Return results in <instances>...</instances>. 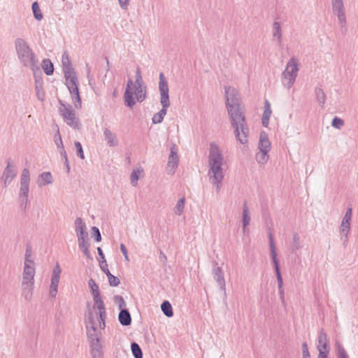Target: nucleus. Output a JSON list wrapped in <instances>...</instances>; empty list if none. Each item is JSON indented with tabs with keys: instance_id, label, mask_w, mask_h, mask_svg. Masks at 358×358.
<instances>
[{
	"instance_id": "1",
	"label": "nucleus",
	"mask_w": 358,
	"mask_h": 358,
	"mask_svg": "<svg viewBox=\"0 0 358 358\" xmlns=\"http://www.w3.org/2000/svg\"><path fill=\"white\" fill-rule=\"evenodd\" d=\"M226 106L231 127L236 140L245 145L248 142L249 127L244 113L240 106V96L237 90L230 86H224Z\"/></svg>"
},
{
	"instance_id": "2",
	"label": "nucleus",
	"mask_w": 358,
	"mask_h": 358,
	"mask_svg": "<svg viewBox=\"0 0 358 358\" xmlns=\"http://www.w3.org/2000/svg\"><path fill=\"white\" fill-rule=\"evenodd\" d=\"M208 176L210 182L219 192L224 178V159L222 150L215 143H210L208 157Z\"/></svg>"
},
{
	"instance_id": "3",
	"label": "nucleus",
	"mask_w": 358,
	"mask_h": 358,
	"mask_svg": "<svg viewBox=\"0 0 358 358\" xmlns=\"http://www.w3.org/2000/svg\"><path fill=\"white\" fill-rule=\"evenodd\" d=\"M62 70L64 72L66 85L71 95L72 101L76 108H81V100L78 87V80L76 72L73 68L71 62L67 51L62 56Z\"/></svg>"
},
{
	"instance_id": "4",
	"label": "nucleus",
	"mask_w": 358,
	"mask_h": 358,
	"mask_svg": "<svg viewBox=\"0 0 358 358\" xmlns=\"http://www.w3.org/2000/svg\"><path fill=\"white\" fill-rule=\"evenodd\" d=\"M124 98L125 104L129 108H132L137 101L142 102L145 99L146 86L143 83L139 67L136 71L135 81L131 79L127 81Z\"/></svg>"
},
{
	"instance_id": "5",
	"label": "nucleus",
	"mask_w": 358,
	"mask_h": 358,
	"mask_svg": "<svg viewBox=\"0 0 358 358\" xmlns=\"http://www.w3.org/2000/svg\"><path fill=\"white\" fill-rule=\"evenodd\" d=\"M15 52L22 66L29 69L36 76L41 73L39 62L29 43L22 38H17L14 42Z\"/></svg>"
},
{
	"instance_id": "6",
	"label": "nucleus",
	"mask_w": 358,
	"mask_h": 358,
	"mask_svg": "<svg viewBox=\"0 0 358 358\" xmlns=\"http://www.w3.org/2000/svg\"><path fill=\"white\" fill-rule=\"evenodd\" d=\"M159 78L160 103L162 108L158 113L153 115L152 119L153 124H159L163 121L166 114L167 108L170 106L168 83L163 73H159Z\"/></svg>"
},
{
	"instance_id": "7",
	"label": "nucleus",
	"mask_w": 358,
	"mask_h": 358,
	"mask_svg": "<svg viewBox=\"0 0 358 358\" xmlns=\"http://www.w3.org/2000/svg\"><path fill=\"white\" fill-rule=\"evenodd\" d=\"M299 71L298 59L291 57L286 64L284 71L282 72V85L286 89H290L294 84Z\"/></svg>"
},
{
	"instance_id": "8",
	"label": "nucleus",
	"mask_w": 358,
	"mask_h": 358,
	"mask_svg": "<svg viewBox=\"0 0 358 358\" xmlns=\"http://www.w3.org/2000/svg\"><path fill=\"white\" fill-rule=\"evenodd\" d=\"M99 320V317L95 320L91 311L85 314V325L89 342L99 341L101 329H103L100 327Z\"/></svg>"
},
{
	"instance_id": "9",
	"label": "nucleus",
	"mask_w": 358,
	"mask_h": 358,
	"mask_svg": "<svg viewBox=\"0 0 358 358\" xmlns=\"http://www.w3.org/2000/svg\"><path fill=\"white\" fill-rule=\"evenodd\" d=\"M61 106L59 107V113L63 117L64 122L74 129H80L81 124L79 119L76 117V112L69 104H66L59 101Z\"/></svg>"
},
{
	"instance_id": "10",
	"label": "nucleus",
	"mask_w": 358,
	"mask_h": 358,
	"mask_svg": "<svg viewBox=\"0 0 358 358\" xmlns=\"http://www.w3.org/2000/svg\"><path fill=\"white\" fill-rule=\"evenodd\" d=\"M30 180V172L28 169L24 168L20 175V185L18 194L21 205L27 206L28 203Z\"/></svg>"
},
{
	"instance_id": "11",
	"label": "nucleus",
	"mask_w": 358,
	"mask_h": 358,
	"mask_svg": "<svg viewBox=\"0 0 358 358\" xmlns=\"http://www.w3.org/2000/svg\"><path fill=\"white\" fill-rule=\"evenodd\" d=\"M333 14L336 16L340 28L345 31L347 28L346 11L343 0H331Z\"/></svg>"
},
{
	"instance_id": "12",
	"label": "nucleus",
	"mask_w": 358,
	"mask_h": 358,
	"mask_svg": "<svg viewBox=\"0 0 358 358\" xmlns=\"http://www.w3.org/2000/svg\"><path fill=\"white\" fill-rule=\"evenodd\" d=\"M352 216V208H348L338 227L341 239L343 241V245H345L348 242V234L350 231Z\"/></svg>"
},
{
	"instance_id": "13",
	"label": "nucleus",
	"mask_w": 358,
	"mask_h": 358,
	"mask_svg": "<svg viewBox=\"0 0 358 358\" xmlns=\"http://www.w3.org/2000/svg\"><path fill=\"white\" fill-rule=\"evenodd\" d=\"M17 170L16 165L10 159H8L7 160L6 166L1 177V181L3 182V186L5 187L8 186L13 180L17 176Z\"/></svg>"
},
{
	"instance_id": "14",
	"label": "nucleus",
	"mask_w": 358,
	"mask_h": 358,
	"mask_svg": "<svg viewBox=\"0 0 358 358\" xmlns=\"http://www.w3.org/2000/svg\"><path fill=\"white\" fill-rule=\"evenodd\" d=\"M94 302V308L98 310V314L99 316V322L101 328L104 329L106 327V309L103 300L101 299L100 292L92 294Z\"/></svg>"
},
{
	"instance_id": "15",
	"label": "nucleus",
	"mask_w": 358,
	"mask_h": 358,
	"mask_svg": "<svg viewBox=\"0 0 358 358\" xmlns=\"http://www.w3.org/2000/svg\"><path fill=\"white\" fill-rule=\"evenodd\" d=\"M61 272L62 270L59 264L57 263L52 271L51 283L50 286V296L51 297H55L57 295Z\"/></svg>"
},
{
	"instance_id": "16",
	"label": "nucleus",
	"mask_w": 358,
	"mask_h": 358,
	"mask_svg": "<svg viewBox=\"0 0 358 358\" xmlns=\"http://www.w3.org/2000/svg\"><path fill=\"white\" fill-rule=\"evenodd\" d=\"M177 147L176 144H173L170 149V154L167 163V171L170 174H173L179 162V156L177 154Z\"/></svg>"
},
{
	"instance_id": "17",
	"label": "nucleus",
	"mask_w": 358,
	"mask_h": 358,
	"mask_svg": "<svg viewBox=\"0 0 358 358\" xmlns=\"http://www.w3.org/2000/svg\"><path fill=\"white\" fill-rule=\"evenodd\" d=\"M317 349L319 353L329 352L330 351L329 339L323 329L318 331Z\"/></svg>"
},
{
	"instance_id": "18",
	"label": "nucleus",
	"mask_w": 358,
	"mask_h": 358,
	"mask_svg": "<svg viewBox=\"0 0 358 358\" xmlns=\"http://www.w3.org/2000/svg\"><path fill=\"white\" fill-rule=\"evenodd\" d=\"M212 273L213 275L214 280L217 283L220 289L226 293V284L224 278V273L222 268L220 267L217 262L214 263L213 268L212 270Z\"/></svg>"
},
{
	"instance_id": "19",
	"label": "nucleus",
	"mask_w": 358,
	"mask_h": 358,
	"mask_svg": "<svg viewBox=\"0 0 358 358\" xmlns=\"http://www.w3.org/2000/svg\"><path fill=\"white\" fill-rule=\"evenodd\" d=\"M102 130L103 138L107 145L110 148L116 147L118 145L119 141L115 134L107 127H103Z\"/></svg>"
},
{
	"instance_id": "20",
	"label": "nucleus",
	"mask_w": 358,
	"mask_h": 358,
	"mask_svg": "<svg viewBox=\"0 0 358 358\" xmlns=\"http://www.w3.org/2000/svg\"><path fill=\"white\" fill-rule=\"evenodd\" d=\"M250 210L248 206V203L245 201L243 204V212H242V227H243V234L248 233V227L250 223Z\"/></svg>"
},
{
	"instance_id": "21",
	"label": "nucleus",
	"mask_w": 358,
	"mask_h": 358,
	"mask_svg": "<svg viewBox=\"0 0 358 358\" xmlns=\"http://www.w3.org/2000/svg\"><path fill=\"white\" fill-rule=\"evenodd\" d=\"M259 151L269 152L271 150V143L268 139V135L266 132L262 131L260 134L259 141L258 144Z\"/></svg>"
},
{
	"instance_id": "22",
	"label": "nucleus",
	"mask_w": 358,
	"mask_h": 358,
	"mask_svg": "<svg viewBox=\"0 0 358 358\" xmlns=\"http://www.w3.org/2000/svg\"><path fill=\"white\" fill-rule=\"evenodd\" d=\"M86 224L81 217H77L75 220V231L78 238L87 237V233L85 231Z\"/></svg>"
},
{
	"instance_id": "23",
	"label": "nucleus",
	"mask_w": 358,
	"mask_h": 358,
	"mask_svg": "<svg viewBox=\"0 0 358 358\" xmlns=\"http://www.w3.org/2000/svg\"><path fill=\"white\" fill-rule=\"evenodd\" d=\"M38 187H42L53 182V178L50 172H43L38 175L37 180Z\"/></svg>"
},
{
	"instance_id": "24",
	"label": "nucleus",
	"mask_w": 358,
	"mask_h": 358,
	"mask_svg": "<svg viewBox=\"0 0 358 358\" xmlns=\"http://www.w3.org/2000/svg\"><path fill=\"white\" fill-rule=\"evenodd\" d=\"M269 245H270V250H271V255L272 257V262L274 265V268L275 272H280V266H279V261L277 257V252L275 250V246L274 244L273 236L270 234L269 236Z\"/></svg>"
},
{
	"instance_id": "25",
	"label": "nucleus",
	"mask_w": 358,
	"mask_h": 358,
	"mask_svg": "<svg viewBox=\"0 0 358 358\" xmlns=\"http://www.w3.org/2000/svg\"><path fill=\"white\" fill-rule=\"evenodd\" d=\"M272 36L278 45L282 44V29L280 22H274L272 27Z\"/></svg>"
},
{
	"instance_id": "26",
	"label": "nucleus",
	"mask_w": 358,
	"mask_h": 358,
	"mask_svg": "<svg viewBox=\"0 0 358 358\" xmlns=\"http://www.w3.org/2000/svg\"><path fill=\"white\" fill-rule=\"evenodd\" d=\"M78 246L87 258L92 259V255L90 251V243L87 240V237L78 238Z\"/></svg>"
},
{
	"instance_id": "27",
	"label": "nucleus",
	"mask_w": 358,
	"mask_h": 358,
	"mask_svg": "<svg viewBox=\"0 0 358 358\" xmlns=\"http://www.w3.org/2000/svg\"><path fill=\"white\" fill-rule=\"evenodd\" d=\"M91 348V355L93 358H102L103 351L100 341L90 342Z\"/></svg>"
},
{
	"instance_id": "28",
	"label": "nucleus",
	"mask_w": 358,
	"mask_h": 358,
	"mask_svg": "<svg viewBox=\"0 0 358 358\" xmlns=\"http://www.w3.org/2000/svg\"><path fill=\"white\" fill-rule=\"evenodd\" d=\"M118 320L120 323L123 326H128L131 322V318L129 312L127 309H122L120 310Z\"/></svg>"
},
{
	"instance_id": "29",
	"label": "nucleus",
	"mask_w": 358,
	"mask_h": 358,
	"mask_svg": "<svg viewBox=\"0 0 358 358\" xmlns=\"http://www.w3.org/2000/svg\"><path fill=\"white\" fill-rule=\"evenodd\" d=\"M143 169L141 167H137L133 169L130 176L131 184L133 187H136L137 185L138 180L140 177L143 176Z\"/></svg>"
},
{
	"instance_id": "30",
	"label": "nucleus",
	"mask_w": 358,
	"mask_h": 358,
	"mask_svg": "<svg viewBox=\"0 0 358 358\" xmlns=\"http://www.w3.org/2000/svg\"><path fill=\"white\" fill-rule=\"evenodd\" d=\"M22 287V296L27 301H29L33 295L34 285H21Z\"/></svg>"
},
{
	"instance_id": "31",
	"label": "nucleus",
	"mask_w": 358,
	"mask_h": 358,
	"mask_svg": "<svg viewBox=\"0 0 358 358\" xmlns=\"http://www.w3.org/2000/svg\"><path fill=\"white\" fill-rule=\"evenodd\" d=\"M42 67L46 75L50 76L53 73L54 67L52 62L49 59H45L42 62Z\"/></svg>"
},
{
	"instance_id": "32",
	"label": "nucleus",
	"mask_w": 358,
	"mask_h": 358,
	"mask_svg": "<svg viewBox=\"0 0 358 358\" xmlns=\"http://www.w3.org/2000/svg\"><path fill=\"white\" fill-rule=\"evenodd\" d=\"M185 199L182 197L178 200L176 206L173 208V212L176 215H181L185 208Z\"/></svg>"
},
{
	"instance_id": "33",
	"label": "nucleus",
	"mask_w": 358,
	"mask_h": 358,
	"mask_svg": "<svg viewBox=\"0 0 358 358\" xmlns=\"http://www.w3.org/2000/svg\"><path fill=\"white\" fill-rule=\"evenodd\" d=\"M161 309H162L163 313L166 317H170L173 316V313L172 306L169 301H164L161 305Z\"/></svg>"
},
{
	"instance_id": "34",
	"label": "nucleus",
	"mask_w": 358,
	"mask_h": 358,
	"mask_svg": "<svg viewBox=\"0 0 358 358\" xmlns=\"http://www.w3.org/2000/svg\"><path fill=\"white\" fill-rule=\"evenodd\" d=\"M316 99L320 105L323 106L326 101V95L322 89L317 87L315 90Z\"/></svg>"
},
{
	"instance_id": "35",
	"label": "nucleus",
	"mask_w": 358,
	"mask_h": 358,
	"mask_svg": "<svg viewBox=\"0 0 358 358\" xmlns=\"http://www.w3.org/2000/svg\"><path fill=\"white\" fill-rule=\"evenodd\" d=\"M32 11L36 20L41 21L43 18V13L41 10L38 3L35 1L32 4Z\"/></svg>"
},
{
	"instance_id": "36",
	"label": "nucleus",
	"mask_w": 358,
	"mask_h": 358,
	"mask_svg": "<svg viewBox=\"0 0 358 358\" xmlns=\"http://www.w3.org/2000/svg\"><path fill=\"white\" fill-rule=\"evenodd\" d=\"M269 159L268 152L259 151L256 154V160L260 164H265Z\"/></svg>"
},
{
	"instance_id": "37",
	"label": "nucleus",
	"mask_w": 358,
	"mask_h": 358,
	"mask_svg": "<svg viewBox=\"0 0 358 358\" xmlns=\"http://www.w3.org/2000/svg\"><path fill=\"white\" fill-rule=\"evenodd\" d=\"M131 350L134 358H143V352L138 343L133 342L131 344Z\"/></svg>"
},
{
	"instance_id": "38",
	"label": "nucleus",
	"mask_w": 358,
	"mask_h": 358,
	"mask_svg": "<svg viewBox=\"0 0 358 358\" xmlns=\"http://www.w3.org/2000/svg\"><path fill=\"white\" fill-rule=\"evenodd\" d=\"M55 128H56L57 132L54 136V141L57 145V149H62L64 147L62 136L59 133V129L58 126L55 125Z\"/></svg>"
},
{
	"instance_id": "39",
	"label": "nucleus",
	"mask_w": 358,
	"mask_h": 358,
	"mask_svg": "<svg viewBox=\"0 0 358 358\" xmlns=\"http://www.w3.org/2000/svg\"><path fill=\"white\" fill-rule=\"evenodd\" d=\"M338 358H348V355L343 346L338 342L336 343Z\"/></svg>"
},
{
	"instance_id": "40",
	"label": "nucleus",
	"mask_w": 358,
	"mask_h": 358,
	"mask_svg": "<svg viewBox=\"0 0 358 358\" xmlns=\"http://www.w3.org/2000/svg\"><path fill=\"white\" fill-rule=\"evenodd\" d=\"M22 275L23 276H29V277H33L34 278L35 276V266H29V265H27V266H24V269H23V273H22Z\"/></svg>"
},
{
	"instance_id": "41",
	"label": "nucleus",
	"mask_w": 358,
	"mask_h": 358,
	"mask_svg": "<svg viewBox=\"0 0 358 358\" xmlns=\"http://www.w3.org/2000/svg\"><path fill=\"white\" fill-rule=\"evenodd\" d=\"M108 280L109 285L112 287H117L120 284V280L117 277L113 275L110 271H108Z\"/></svg>"
},
{
	"instance_id": "42",
	"label": "nucleus",
	"mask_w": 358,
	"mask_h": 358,
	"mask_svg": "<svg viewBox=\"0 0 358 358\" xmlns=\"http://www.w3.org/2000/svg\"><path fill=\"white\" fill-rule=\"evenodd\" d=\"M35 90H36V96H37L38 99L41 101H43L44 97H45V93L41 90V83H39L38 81L36 82Z\"/></svg>"
},
{
	"instance_id": "43",
	"label": "nucleus",
	"mask_w": 358,
	"mask_h": 358,
	"mask_svg": "<svg viewBox=\"0 0 358 358\" xmlns=\"http://www.w3.org/2000/svg\"><path fill=\"white\" fill-rule=\"evenodd\" d=\"M114 302L119 307L120 309H126V302L123 297L120 295H116L114 296Z\"/></svg>"
},
{
	"instance_id": "44",
	"label": "nucleus",
	"mask_w": 358,
	"mask_h": 358,
	"mask_svg": "<svg viewBox=\"0 0 358 358\" xmlns=\"http://www.w3.org/2000/svg\"><path fill=\"white\" fill-rule=\"evenodd\" d=\"M27 265L34 266V262L31 257V250L29 249H27L26 252H25L24 266H27Z\"/></svg>"
},
{
	"instance_id": "45",
	"label": "nucleus",
	"mask_w": 358,
	"mask_h": 358,
	"mask_svg": "<svg viewBox=\"0 0 358 358\" xmlns=\"http://www.w3.org/2000/svg\"><path fill=\"white\" fill-rule=\"evenodd\" d=\"M88 286L90 289L92 294H94L99 292V286L93 279H90L88 281Z\"/></svg>"
},
{
	"instance_id": "46",
	"label": "nucleus",
	"mask_w": 358,
	"mask_h": 358,
	"mask_svg": "<svg viewBox=\"0 0 358 358\" xmlns=\"http://www.w3.org/2000/svg\"><path fill=\"white\" fill-rule=\"evenodd\" d=\"M58 150L59 152L61 157H62V159L64 161V164L67 168V171H69L70 166H69V160H68L66 152L64 147L62 149H58Z\"/></svg>"
},
{
	"instance_id": "47",
	"label": "nucleus",
	"mask_w": 358,
	"mask_h": 358,
	"mask_svg": "<svg viewBox=\"0 0 358 358\" xmlns=\"http://www.w3.org/2000/svg\"><path fill=\"white\" fill-rule=\"evenodd\" d=\"M343 124L344 121L338 117H335L331 122L332 127L336 129H340Z\"/></svg>"
},
{
	"instance_id": "48",
	"label": "nucleus",
	"mask_w": 358,
	"mask_h": 358,
	"mask_svg": "<svg viewBox=\"0 0 358 358\" xmlns=\"http://www.w3.org/2000/svg\"><path fill=\"white\" fill-rule=\"evenodd\" d=\"M21 285H34V278L33 277H27L22 275V280Z\"/></svg>"
},
{
	"instance_id": "49",
	"label": "nucleus",
	"mask_w": 358,
	"mask_h": 358,
	"mask_svg": "<svg viewBox=\"0 0 358 358\" xmlns=\"http://www.w3.org/2000/svg\"><path fill=\"white\" fill-rule=\"evenodd\" d=\"M74 145H75V148L77 150V154L82 159H83L85 158V155H84V152H83V148H82V145H81V143L78 141H76L74 143Z\"/></svg>"
},
{
	"instance_id": "50",
	"label": "nucleus",
	"mask_w": 358,
	"mask_h": 358,
	"mask_svg": "<svg viewBox=\"0 0 358 358\" xmlns=\"http://www.w3.org/2000/svg\"><path fill=\"white\" fill-rule=\"evenodd\" d=\"M271 113H272V111L271 109L270 103H269L268 101L266 100L265 101L264 111L263 116L270 118Z\"/></svg>"
},
{
	"instance_id": "51",
	"label": "nucleus",
	"mask_w": 358,
	"mask_h": 358,
	"mask_svg": "<svg viewBox=\"0 0 358 358\" xmlns=\"http://www.w3.org/2000/svg\"><path fill=\"white\" fill-rule=\"evenodd\" d=\"M92 231L94 237V240L97 242H100L101 241V235L99 229L96 227H92Z\"/></svg>"
},
{
	"instance_id": "52",
	"label": "nucleus",
	"mask_w": 358,
	"mask_h": 358,
	"mask_svg": "<svg viewBox=\"0 0 358 358\" xmlns=\"http://www.w3.org/2000/svg\"><path fill=\"white\" fill-rule=\"evenodd\" d=\"M293 243L294 247L296 250H299V248H301L300 237L297 234H294L293 236Z\"/></svg>"
},
{
	"instance_id": "53",
	"label": "nucleus",
	"mask_w": 358,
	"mask_h": 358,
	"mask_svg": "<svg viewBox=\"0 0 358 358\" xmlns=\"http://www.w3.org/2000/svg\"><path fill=\"white\" fill-rule=\"evenodd\" d=\"M120 248V250H121L122 253L124 255L125 260L127 262H129V258L128 252H127L126 246L123 243H121Z\"/></svg>"
},
{
	"instance_id": "54",
	"label": "nucleus",
	"mask_w": 358,
	"mask_h": 358,
	"mask_svg": "<svg viewBox=\"0 0 358 358\" xmlns=\"http://www.w3.org/2000/svg\"><path fill=\"white\" fill-rule=\"evenodd\" d=\"M118 3L122 10H127L129 4V0H118Z\"/></svg>"
},
{
	"instance_id": "55",
	"label": "nucleus",
	"mask_w": 358,
	"mask_h": 358,
	"mask_svg": "<svg viewBox=\"0 0 358 358\" xmlns=\"http://www.w3.org/2000/svg\"><path fill=\"white\" fill-rule=\"evenodd\" d=\"M275 274H276L277 282H278V288H282V287H283V281H282L281 273H280V271L275 272Z\"/></svg>"
},
{
	"instance_id": "56",
	"label": "nucleus",
	"mask_w": 358,
	"mask_h": 358,
	"mask_svg": "<svg viewBox=\"0 0 358 358\" xmlns=\"http://www.w3.org/2000/svg\"><path fill=\"white\" fill-rule=\"evenodd\" d=\"M100 268L105 273V274L106 275H108V273H107L108 271H110L108 268V265L106 264V259H103L101 262V264H100Z\"/></svg>"
},
{
	"instance_id": "57",
	"label": "nucleus",
	"mask_w": 358,
	"mask_h": 358,
	"mask_svg": "<svg viewBox=\"0 0 358 358\" xmlns=\"http://www.w3.org/2000/svg\"><path fill=\"white\" fill-rule=\"evenodd\" d=\"M278 291H279V295H280V300L282 303H285V292H284L283 287H282V288H278Z\"/></svg>"
},
{
	"instance_id": "58",
	"label": "nucleus",
	"mask_w": 358,
	"mask_h": 358,
	"mask_svg": "<svg viewBox=\"0 0 358 358\" xmlns=\"http://www.w3.org/2000/svg\"><path fill=\"white\" fill-rule=\"evenodd\" d=\"M87 79H88V81H89V85L90 86H92V87H93L92 83V80H93V79H92V77L90 75V68H87Z\"/></svg>"
},
{
	"instance_id": "59",
	"label": "nucleus",
	"mask_w": 358,
	"mask_h": 358,
	"mask_svg": "<svg viewBox=\"0 0 358 358\" xmlns=\"http://www.w3.org/2000/svg\"><path fill=\"white\" fill-rule=\"evenodd\" d=\"M269 117L262 116V122L264 127H267L269 124Z\"/></svg>"
},
{
	"instance_id": "60",
	"label": "nucleus",
	"mask_w": 358,
	"mask_h": 358,
	"mask_svg": "<svg viewBox=\"0 0 358 358\" xmlns=\"http://www.w3.org/2000/svg\"><path fill=\"white\" fill-rule=\"evenodd\" d=\"M308 352H309V351H308V345L306 342H304L302 343V354H306V353H308Z\"/></svg>"
},
{
	"instance_id": "61",
	"label": "nucleus",
	"mask_w": 358,
	"mask_h": 358,
	"mask_svg": "<svg viewBox=\"0 0 358 358\" xmlns=\"http://www.w3.org/2000/svg\"><path fill=\"white\" fill-rule=\"evenodd\" d=\"M97 252H98V254L100 256V257L102 259V260L105 259L104 255H103V251L101 248H99V247L97 248Z\"/></svg>"
},
{
	"instance_id": "62",
	"label": "nucleus",
	"mask_w": 358,
	"mask_h": 358,
	"mask_svg": "<svg viewBox=\"0 0 358 358\" xmlns=\"http://www.w3.org/2000/svg\"><path fill=\"white\" fill-rule=\"evenodd\" d=\"M329 353V352H322L319 353L317 358H327Z\"/></svg>"
},
{
	"instance_id": "63",
	"label": "nucleus",
	"mask_w": 358,
	"mask_h": 358,
	"mask_svg": "<svg viewBox=\"0 0 358 358\" xmlns=\"http://www.w3.org/2000/svg\"><path fill=\"white\" fill-rule=\"evenodd\" d=\"M303 358H310V353H306V354H303Z\"/></svg>"
}]
</instances>
